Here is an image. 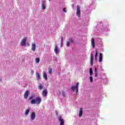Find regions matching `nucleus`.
<instances>
[{"label":"nucleus","mask_w":125,"mask_h":125,"mask_svg":"<svg viewBox=\"0 0 125 125\" xmlns=\"http://www.w3.org/2000/svg\"><path fill=\"white\" fill-rule=\"evenodd\" d=\"M35 95H32L29 98V100H31L30 102L31 104H37V105H40L41 102H42V98L38 97L36 98L35 99H33L35 98Z\"/></svg>","instance_id":"nucleus-1"},{"label":"nucleus","mask_w":125,"mask_h":125,"mask_svg":"<svg viewBox=\"0 0 125 125\" xmlns=\"http://www.w3.org/2000/svg\"><path fill=\"white\" fill-rule=\"evenodd\" d=\"M71 89L72 91H74L75 89H76V93H78L79 92V83H77L76 86H72L71 87Z\"/></svg>","instance_id":"nucleus-2"},{"label":"nucleus","mask_w":125,"mask_h":125,"mask_svg":"<svg viewBox=\"0 0 125 125\" xmlns=\"http://www.w3.org/2000/svg\"><path fill=\"white\" fill-rule=\"evenodd\" d=\"M27 42V38H24L22 39L21 42V46H26V42Z\"/></svg>","instance_id":"nucleus-3"},{"label":"nucleus","mask_w":125,"mask_h":125,"mask_svg":"<svg viewBox=\"0 0 125 125\" xmlns=\"http://www.w3.org/2000/svg\"><path fill=\"white\" fill-rule=\"evenodd\" d=\"M76 15L78 17L81 16V7H80V6H78L77 7Z\"/></svg>","instance_id":"nucleus-4"},{"label":"nucleus","mask_w":125,"mask_h":125,"mask_svg":"<svg viewBox=\"0 0 125 125\" xmlns=\"http://www.w3.org/2000/svg\"><path fill=\"white\" fill-rule=\"evenodd\" d=\"M58 119L59 120L60 122V125H64V120L62 119V117L61 116H59Z\"/></svg>","instance_id":"nucleus-5"},{"label":"nucleus","mask_w":125,"mask_h":125,"mask_svg":"<svg viewBox=\"0 0 125 125\" xmlns=\"http://www.w3.org/2000/svg\"><path fill=\"white\" fill-rule=\"evenodd\" d=\"M42 95L43 97H45L47 96V90L44 89L42 91Z\"/></svg>","instance_id":"nucleus-6"},{"label":"nucleus","mask_w":125,"mask_h":125,"mask_svg":"<svg viewBox=\"0 0 125 125\" xmlns=\"http://www.w3.org/2000/svg\"><path fill=\"white\" fill-rule=\"evenodd\" d=\"M30 117H31V120H32V121H34V120H35L36 119V113H35V112H32Z\"/></svg>","instance_id":"nucleus-7"},{"label":"nucleus","mask_w":125,"mask_h":125,"mask_svg":"<svg viewBox=\"0 0 125 125\" xmlns=\"http://www.w3.org/2000/svg\"><path fill=\"white\" fill-rule=\"evenodd\" d=\"M29 96V91H26L24 94V98L27 99Z\"/></svg>","instance_id":"nucleus-8"},{"label":"nucleus","mask_w":125,"mask_h":125,"mask_svg":"<svg viewBox=\"0 0 125 125\" xmlns=\"http://www.w3.org/2000/svg\"><path fill=\"white\" fill-rule=\"evenodd\" d=\"M91 44H92L93 48H94L95 47V42L94 41V39H91Z\"/></svg>","instance_id":"nucleus-9"},{"label":"nucleus","mask_w":125,"mask_h":125,"mask_svg":"<svg viewBox=\"0 0 125 125\" xmlns=\"http://www.w3.org/2000/svg\"><path fill=\"white\" fill-rule=\"evenodd\" d=\"M43 78L46 81H47V75H46V73H45V72H43Z\"/></svg>","instance_id":"nucleus-10"},{"label":"nucleus","mask_w":125,"mask_h":125,"mask_svg":"<svg viewBox=\"0 0 125 125\" xmlns=\"http://www.w3.org/2000/svg\"><path fill=\"white\" fill-rule=\"evenodd\" d=\"M58 50H59V49H58V46H57V45H56L55 46L54 51H55V53H56V54H58V53H59L58 52Z\"/></svg>","instance_id":"nucleus-11"},{"label":"nucleus","mask_w":125,"mask_h":125,"mask_svg":"<svg viewBox=\"0 0 125 125\" xmlns=\"http://www.w3.org/2000/svg\"><path fill=\"white\" fill-rule=\"evenodd\" d=\"M36 44L33 43L32 44V50H33V51H36Z\"/></svg>","instance_id":"nucleus-12"},{"label":"nucleus","mask_w":125,"mask_h":125,"mask_svg":"<svg viewBox=\"0 0 125 125\" xmlns=\"http://www.w3.org/2000/svg\"><path fill=\"white\" fill-rule=\"evenodd\" d=\"M90 64L91 65L93 64V55L92 54H91Z\"/></svg>","instance_id":"nucleus-13"},{"label":"nucleus","mask_w":125,"mask_h":125,"mask_svg":"<svg viewBox=\"0 0 125 125\" xmlns=\"http://www.w3.org/2000/svg\"><path fill=\"white\" fill-rule=\"evenodd\" d=\"M102 59H103L102 53H100L99 58V62H102Z\"/></svg>","instance_id":"nucleus-14"},{"label":"nucleus","mask_w":125,"mask_h":125,"mask_svg":"<svg viewBox=\"0 0 125 125\" xmlns=\"http://www.w3.org/2000/svg\"><path fill=\"white\" fill-rule=\"evenodd\" d=\"M45 2L44 1H42V9H45Z\"/></svg>","instance_id":"nucleus-15"},{"label":"nucleus","mask_w":125,"mask_h":125,"mask_svg":"<svg viewBox=\"0 0 125 125\" xmlns=\"http://www.w3.org/2000/svg\"><path fill=\"white\" fill-rule=\"evenodd\" d=\"M83 116V109L82 108H80V110L79 112V117L81 118Z\"/></svg>","instance_id":"nucleus-16"},{"label":"nucleus","mask_w":125,"mask_h":125,"mask_svg":"<svg viewBox=\"0 0 125 125\" xmlns=\"http://www.w3.org/2000/svg\"><path fill=\"white\" fill-rule=\"evenodd\" d=\"M29 112H30V109H26V110L25 112V115L28 116V114H29Z\"/></svg>","instance_id":"nucleus-17"},{"label":"nucleus","mask_w":125,"mask_h":125,"mask_svg":"<svg viewBox=\"0 0 125 125\" xmlns=\"http://www.w3.org/2000/svg\"><path fill=\"white\" fill-rule=\"evenodd\" d=\"M97 55H98V52L97 51V50H96V54L95 55V58L96 61L97 59Z\"/></svg>","instance_id":"nucleus-18"},{"label":"nucleus","mask_w":125,"mask_h":125,"mask_svg":"<svg viewBox=\"0 0 125 125\" xmlns=\"http://www.w3.org/2000/svg\"><path fill=\"white\" fill-rule=\"evenodd\" d=\"M97 68H95V78H97Z\"/></svg>","instance_id":"nucleus-19"},{"label":"nucleus","mask_w":125,"mask_h":125,"mask_svg":"<svg viewBox=\"0 0 125 125\" xmlns=\"http://www.w3.org/2000/svg\"><path fill=\"white\" fill-rule=\"evenodd\" d=\"M36 78L37 80H40L41 79V76H40V74L36 73Z\"/></svg>","instance_id":"nucleus-20"},{"label":"nucleus","mask_w":125,"mask_h":125,"mask_svg":"<svg viewBox=\"0 0 125 125\" xmlns=\"http://www.w3.org/2000/svg\"><path fill=\"white\" fill-rule=\"evenodd\" d=\"M38 88L39 89H40V90H41V89H42V88H43V86H42V84H40L38 86Z\"/></svg>","instance_id":"nucleus-21"},{"label":"nucleus","mask_w":125,"mask_h":125,"mask_svg":"<svg viewBox=\"0 0 125 125\" xmlns=\"http://www.w3.org/2000/svg\"><path fill=\"white\" fill-rule=\"evenodd\" d=\"M89 73H90V76H92V74H93V72L92 71V68H90Z\"/></svg>","instance_id":"nucleus-22"},{"label":"nucleus","mask_w":125,"mask_h":125,"mask_svg":"<svg viewBox=\"0 0 125 125\" xmlns=\"http://www.w3.org/2000/svg\"><path fill=\"white\" fill-rule=\"evenodd\" d=\"M52 73V68H48V74H51Z\"/></svg>","instance_id":"nucleus-23"},{"label":"nucleus","mask_w":125,"mask_h":125,"mask_svg":"<svg viewBox=\"0 0 125 125\" xmlns=\"http://www.w3.org/2000/svg\"><path fill=\"white\" fill-rule=\"evenodd\" d=\"M36 63H40V59L39 58H37L36 59Z\"/></svg>","instance_id":"nucleus-24"},{"label":"nucleus","mask_w":125,"mask_h":125,"mask_svg":"<svg viewBox=\"0 0 125 125\" xmlns=\"http://www.w3.org/2000/svg\"><path fill=\"white\" fill-rule=\"evenodd\" d=\"M62 96H63V97H66V93H65V92L64 91L62 92Z\"/></svg>","instance_id":"nucleus-25"},{"label":"nucleus","mask_w":125,"mask_h":125,"mask_svg":"<svg viewBox=\"0 0 125 125\" xmlns=\"http://www.w3.org/2000/svg\"><path fill=\"white\" fill-rule=\"evenodd\" d=\"M90 83H92L93 82V79L92 78V76H90Z\"/></svg>","instance_id":"nucleus-26"},{"label":"nucleus","mask_w":125,"mask_h":125,"mask_svg":"<svg viewBox=\"0 0 125 125\" xmlns=\"http://www.w3.org/2000/svg\"><path fill=\"white\" fill-rule=\"evenodd\" d=\"M70 42H74V40L72 38L69 39Z\"/></svg>","instance_id":"nucleus-27"},{"label":"nucleus","mask_w":125,"mask_h":125,"mask_svg":"<svg viewBox=\"0 0 125 125\" xmlns=\"http://www.w3.org/2000/svg\"><path fill=\"white\" fill-rule=\"evenodd\" d=\"M66 45L68 47L70 46V42H67Z\"/></svg>","instance_id":"nucleus-28"},{"label":"nucleus","mask_w":125,"mask_h":125,"mask_svg":"<svg viewBox=\"0 0 125 125\" xmlns=\"http://www.w3.org/2000/svg\"><path fill=\"white\" fill-rule=\"evenodd\" d=\"M61 40H62V42H61V43H62V44H63V37H61Z\"/></svg>","instance_id":"nucleus-29"},{"label":"nucleus","mask_w":125,"mask_h":125,"mask_svg":"<svg viewBox=\"0 0 125 125\" xmlns=\"http://www.w3.org/2000/svg\"><path fill=\"white\" fill-rule=\"evenodd\" d=\"M63 11L64 12L66 13V9L63 8Z\"/></svg>","instance_id":"nucleus-30"},{"label":"nucleus","mask_w":125,"mask_h":125,"mask_svg":"<svg viewBox=\"0 0 125 125\" xmlns=\"http://www.w3.org/2000/svg\"><path fill=\"white\" fill-rule=\"evenodd\" d=\"M31 73H32V74L34 73V71L31 70Z\"/></svg>","instance_id":"nucleus-31"},{"label":"nucleus","mask_w":125,"mask_h":125,"mask_svg":"<svg viewBox=\"0 0 125 125\" xmlns=\"http://www.w3.org/2000/svg\"><path fill=\"white\" fill-rule=\"evenodd\" d=\"M56 114H57V116H58V113L57 112Z\"/></svg>","instance_id":"nucleus-32"},{"label":"nucleus","mask_w":125,"mask_h":125,"mask_svg":"<svg viewBox=\"0 0 125 125\" xmlns=\"http://www.w3.org/2000/svg\"><path fill=\"white\" fill-rule=\"evenodd\" d=\"M62 45H63V43H61V46H62Z\"/></svg>","instance_id":"nucleus-33"},{"label":"nucleus","mask_w":125,"mask_h":125,"mask_svg":"<svg viewBox=\"0 0 125 125\" xmlns=\"http://www.w3.org/2000/svg\"><path fill=\"white\" fill-rule=\"evenodd\" d=\"M49 1H50V0H49Z\"/></svg>","instance_id":"nucleus-34"}]
</instances>
